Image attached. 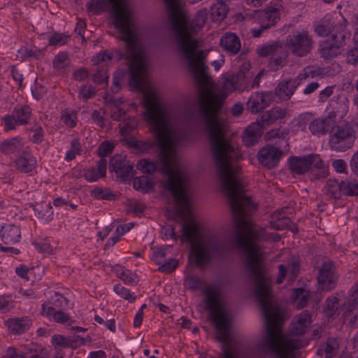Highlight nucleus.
Returning <instances> with one entry per match:
<instances>
[{
	"label": "nucleus",
	"mask_w": 358,
	"mask_h": 358,
	"mask_svg": "<svg viewBox=\"0 0 358 358\" xmlns=\"http://www.w3.org/2000/svg\"><path fill=\"white\" fill-rule=\"evenodd\" d=\"M109 170L123 180H127L134 176V164L121 155L114 156L110 159Z\"/></svg>",
	"instance_id": "16"
},
{
	"label": "nucleus",
	"mask_w": 358,
	"mask_h": 358,
	"mask_svg": "<svg viewBox=\"0 0 358 358\" xmlns=\"http://www.w3.org/2000/svg\"><path fill=\"white\" fill-rule=\"evenodd\" d=\"M331 106L343 116L348 111L349 100L345 94H341L331 100Z\"/></svg>",
	"instance_id": "37"
},
{
	"label": "nucleus",
	"mask_w": 358,
	"mask_h": 358,
	"mask_svg": "<svg viewBox=\"0 0 358 358\" xmlns=\"http://www.w3.org/2000/svg\"><path fill=\"white\" fill-rule=\"evenodd\" d=\"M207 68L204 63L202 72L190 69L199 85V113L208 133L216 171L219 172L232 168L234 165H239L238 162L241 159L239 150L225 138L228 123L222 114V106L227 94L236 90V87L234 78L229 76L224 81V90L215 88L213 80L206 73Z\"/></svg>",
	"instance_id": "4"
},
{
	"label": "nucleus",
	"mask_w": 358,
	"mask_h": 358,
	"mask_svg": "<svg viewBox=\"0 0 358 358\" xmlns=\"http://www.w3.org/2000/svg\"><path fill=\"white\" fill-rule=\"evenodd\" d=\"M0 238L5 244H15L21 238V230L15 224H5L0 229Z\"/></svg>",
	"instance_id": "26"
},
{
	"label": "nucleus",
	"mask_w": 358,
	"mask_h": 358,
	"mask_svg": "<svg viewBox=\"0 0 358 358\" xmlns=\"http://www.w3.org/2000/svg\"><path fill=\"white\" fill-rule=\"evenodd\" d=\"M133 186L135 189L143 192H148L152 187L150 180L145 176L135 178L133 182Z\"/></svg>",
	"instance_id": "48"
},
{
	"label": "nucleus",
	"mask_w": 358,
	"mask_h": 358,
	"mask_svg": "<svg viewBox=\"0 0 358 358\" xmlns=\"http://www.w3.org/2000/svg\"><path fill=\"white\" fill-rule=\"evenodd\" d=\"M300 85L299 80L294 79L283 80L279 83L275 89V96L281 101L289 99Z\"/></svg>",
	"instance_id": "21"
},
{
	"label": "nucleus",
	"mask_w": 358,
	"mask_h": 358,
	"mask_svg": "<svg viewBox=\"0 0 358 358\" xmlns=\"http://www.w3.org/2000/svg\"><path fill=\"white\" fill-rule=\"evenodd\" d=\"M310 298V293L303 288H298L293 290L292 302L297 309L306 306Z\"/></svg>",
	"instance_id": "30"
},
{
	"label": "nucleus",
	"mask_w": 358,
	"mask_h": 358,
	"mask_svg": "<svg viewBox=\"0 0 358 358\" xmlns=\"http://www.w3.org/2000/svg\"><path fill=\"white\" fill-rule=\"evenodd\" d=\"M338 35L333 34L329 38L322 41L320 45L321 56L324 59H330L340 54V48L345 44V39L350 38V33L342 30Z\"/></svg>",
	"instance_id": "12"
},
{
	"label": "nucleus",
	"mask_w": 358,
	"mask_h": 358,
	"mask_svg": "<svg viewBox=\"0 0 358 358\" xmlns=\"http://www.w3.org/2000/svg\"><path fill=\"white\" fill-rule=\"evenodd\" d=\"M4 127L6 131L15 129L17 125H20L18 119L14 117L13 113L11 115L6 116L3 118Z\"/></svg>",
	"instance_id": "60"
},
{
	"label": "nucleus",
	"mask_w": 358,
	"mask_h": 358,
	"mask_svg": "<svg viewBox=\"0 0 358 358\" xmlns=\"http://www.w3.org/2000/svg\"><path fill=\"white\" fill-rule=\"evenodd\" d=\"M287 114L286 108L275 107L262 115V124L268 125L278 120L284 118Z\"/></svg>",
	"instance_id": "32"
},
{
	"label": "nucleus",
	"mask_w": 358,
	"mask_h": 358,
	"mask_svg": "<svg viewBox=\"0 0 358 358\" xmlns=\"http://www.w3.org/2000/svg\"><path fill=\"white\" fill-rule=\"evenodd\" d=\"M312 118V113H305L298 117L296 122L301 130H304L306 124L310 122L309 130L315 136L325 135L331 131L336 124L335 116L330 115L317 117L313 120Z\"/></svg>",
	"instance_id": "11"
},
{
	"label": "nucleus",
	"mask_w": 358,
	"mask_h": 358,
	"mask_svg": "<svg viewBox=\"0 0 358 358\" xmlns=\"http://www.w3.org/2000/svg\"><path fill=\"white\" fill-rule=\"evenodd\" d=\"M13 308V302L9 296H0V310L8 312Z\"/></svg>",
	"instance_id": "61"
},
{
	"label": "nucleus",
	"mask_w": 358,
	"mask_h": 358,
	"mask_svg": "<svg viewBox=\"0 0 358 358\" xmlns=\"http://www.w3.org/2000/svg\"><path fill=\"white\" fill-rule=\"evenodd\" d=\"M289 166L292 173L304 174L309 170L316 178L326 176V167L317 155H309L304 157H292L289 159Z\"/></svg>",
	"instance_id": "8"
},
{
	"label": "nucleus",
	"mask_w": 358,
	"mask_h": 358,
	"mask_svg": "<svg viewBox=\"0 0 358 358\" xmlns=\"http://www.w3.org/2000/svg\"><path fill=\"white\" fill-rule=\"evenodd\" d=\"M144 120L154 132L161 148L157 163L141 159L136 165L145 173L159 170L166 176L162 181L163 189L170 193L177 206V213L185 219L191 213L189 195L190 178L181 164L177 148L186 139L185 132L180 128L183 114L178 104L156 99L153 94H145L143 106Z\"/></svg>",
	"instance_id": "2"
},
{
	"label": "nucleus",
	"mask_w": 358,
	"mask_h": 358,
	"mask_svg": "<svg viewBox=\"0 0 358 358\" xmlns=\"http://www.w3.org/2000/svg\"><path fill=\"white\" fill-rule=\"evenodd\" d=\"M358 308V285L349 290L347 303L345 304L343 317L352 327H358V316L355 310Z\"/></svg>",
	"instance_id": "15"
},
{
	"label": "nucleus",
	"mask_w": 358,
	"mask_h": 358,
	"mask_svg": "<svg viewBox=\"0 0 358 358\" xmlns=\"http://www.w3.org/2000/svg\"><path fill=\"white\" fill-rule=\"evenodd\" d=\"M88 9L94 14L110 10L113 23L119 37L124 41L125 52L120 50L104 51L93 57L92 62L99 65L111 60L120 61L126 57L130 72L129 83L143 94V106L145 94H153L156 99L161 98L157 87L147 77V60L145 50L140 41L139 29L132 15L128 0H91L87 3Z\"/></svg>",
	"instance_id": "3"
},
{
	"label": "nucleus",
	"mask_w": 358,
	"mask_h": 358,
	"mask_svg": "<svg viewBox=\"0 0 358 358\" xmlns=\"http://www.w3.org/2000/svg\"><path fill=\"white\" fill-rule=\"evenodd\" d=\"M138 122L134 117H129L120 124V129L122 136H127L136 128Z\"/></svg>",
	"instance_id": "47"
},
{
	"label": "nucleus",
	"mask_w": 358,
	"mask_h": 358,
	"mask_svg": "<svg viewBox=\"0 0 358 358\" xmlns=\"http://www.w3.org/2000/svg\"><path fill=\"white\" fill-rule=\"evenodd\" d=\"M13 113L20 124H26L30 119L31 108L28 106H17Z\"/></svg>",
	"instance_id": "40"
},
{
	"label": "nucleus",
	"mask_w": 358,
	"mask_h": 358,
	"mask_svg": "<svg viewBox=\"0 0 358 358\" xmlns=\"http://www.w3.org/2000/svg\"><path fill=\"white\" fill-rule=\"evenodd\" d=\"M10 332L14 334H21L27 331L32 325V320L29 317H13L5 322Z\"/></svg>",
	"instance_id": "23"
},
{
	"label": "nucleus",
	"mask_w": 358,
	"mask_h": 358,
	"mask_svg": "<svg viewBox=\"0 0 358 358\" xmlns=\"http://www.w3.org/2000/svg\"><path fill=\"white\" fill-rule=\"evenodd\" d=\"M210 15L213 21H222L227 16L228 11L227 5L222 1L213 4L211 6Z\"/></svg>",
	"instance_id": "39"
},
{
	"label": "nucleus",
	"mask_w": 358,
	"mask_h": 358,
	"mask_svg": "<svg viewBox=\"0 0 358 358\" xmlns=\"http://www.w3.org/2000/svg\"><path fill=\"white\" fill-rule=\"evenodd\" d=\"M81 145L76 138L72 140L71 148L66 152L65 159L68 162L73 160L77 155H80Z\"/></svg>",
	"instance_id": "50"
},
{
	"label": "nucleus",
	"mask_w": 358,
	"mask_h": 358,
	"mask_svg": "<svg viewBox=\"0 0 358 358\" xmlns=\"http://www.w3.org/2000/svg\"><path fill=\"white\" fill-rule=\"evenodd\" d=\"M74 342L84 343V339L77 336L75 339L72 337H64L62 335H55L52 337V343L53 345L57 347L67 348L71 347Z\"/></svg>",
	"instance_id": "38"
},
{
	"label": "nucleus",
	"mask_w": 358,
	"mask_h": 358,
	"mask_svg": "<svg viewBox=\"0 0 358 358\" xmlns=\"http://www.w3.org/2000/svg\"><path fill=\"white\" fill-rule=\"evenodd\" d=\"M278 48V45L275 43H266L258 50V53L262 57H267L275 52Z\"/></svg>",
	"instance_id": "57"
},
{
	"label": "nucleus",
	"mask_w": 358,
	"mask_h": 358,
	"mask_svg": "<svg viewBox=\"0 0 358 358\" xmlns=\"http://www.w3.org/2000/svg\"><path fill=\"white\" fill-rule=\"evenodd\" d=\"M108 72L105 69H101L97 71V72L93 76V80L97 84H103L108 82Z\"/></svg>",
	"instance_id": "62"
},
{
	"label": "nucleus",
	"mask_w": 358,
	"mask_h": 358,
	"mask_svg": "<svg viewBox=\"0 0 358 358\" xmlns=\"http://www.w3.org/2000/svg\"><path fill=\"white\" fill-rule=\"evenodd\" d=\"M42 315L63 324L69 325L72 322V320L68 314L61 310H56L55 308L45 303L42 306Z\"/></svg>",
	"instance_id": "27"
},
{
	"label": "nucleus",
	"mask_w": 358,
	"mask_h": 358,
	"mask_svg": "<svg viewBox=\"0 0 358 358\" xmlns=\"http://www.w3.org/2000/svg\"><path fill=\"white\" fill-rule=\"evenodd\" d=\"M322 74V70L320 68L314 66H308L305 67L303 69V71L300 73L296 78L299 80L301 84L303 81L306 80L307 78H313L315 77L319 76Z\"/></svg>",
	"instance_id": "43"
},
{
	"label": "nucleus",
	"mask_w": 358,
	"mask_h": 358,
	"mask_svg": "<svg viewBox=\"0 0 358 358\" xmlns=\"http://www.w3.org/2000/svg\"><path fill=\"white\" fill-rule=\"evenodd\" d=\"M70 64V59L66 52L57 55L53 60V67L57 71H64Z\"/></svg>",
	"instance_id": "44"
},
{
	"label": "nucleus",
	"mask_w": 358,
	"mask_h": 358,
	"mask_svg": "<svg viewBox=\"0 0 358 358\" xmlns=\"http://www.w3.org/2000/svg\"><path fill=\"white\" fill-rule=\"evenodd\" d=\"M327 195L334 199H340L342 195L341 182L335 180H329L325 186Z\"/></svg>",
	"instance_id": "41"
},
{
	"label": "nucleus",
	"mask_w": 358,
	"mask_h": 358,
	"mask_svg": "<svg viewBox=\"0 0 358 358\" xmlns=\"http://www.w3.org/2000/svg\"><path fill=\"white\" fill-rule=\"evenodd\" d=\"M314 41L306 29L294 30L286 37L285 46L291 53L299 57L308 55L313 48Z\"/></svg>",
	"instance_id": "10"
},
{
	"label": "nucleus",
	"mask_w": 358,
	"mask_h": 358,
	"mask_svg": "<svg viewBox=\"0 0 358 358\" xmlns=\"http://www.w3.org/2000/svg\"><path fill=\"white\" fill-rule=\"evenodd\" d=\"M356 139V131L350 123L334 126L329 135L328 144L331 150L345 152L351 148Z\"/></svg>",
	"instance_id": "9"
},
{
	"label": "nucleus",
	"mask_w": 358,
	"mask_h": 358,
	"mask_svg": "<svg viewBox=\"0 0 358 358\" xmlns=\"http://www.w3.org/2000/svg\"><path fill=\"white\" fill-rule=\"evenodd\" d=\"M183 285L191 291H203L205 308L209 312L210 318L218 331V339L222 343L219 358H239L229 333L232 315L227 308L219 286L215 284L207 285L203 279L195 275H187Z\"/></svg>",
	"instance_id": "6"
},
{
	"label": "nucleus",
	"mask_w": 358,
	"mask_h": 358,
	"mask_svg": "<svg viewBox=\"0 0 358 358\" xmlns=\"http://www.w3.org/2000/svg\"><path fill=\"white\" fill-rule=\"evenodd\" d=\"M69 38V36L68 35L61 33H55L49 38V45L61 46L64 45Z\"/></svg>",
	"instance_id": "53"
},
{
	"label": "nucleus",
	"mask_w": 358,
	"mask_h": 358,
	"mask_svg": "<svg viewBox=\"0 0 358 358\" xmlns=\"http://www.w3.org/2000/svg\"><path fill=\"white\" fill-rule=\"evenodd\" d=\"M342 194L346 196L358 195V181L352 180H345L341 182Z\"/></svg>",
	"instance_id": "42"
},
{
	"label": "nucleus",
	"mask_w": 358,
	"mask_h": 358,
	"mask_svg": "<svg viewBox=\"0 0 358 358\" xmlns=\"http://www.w3.org/2000/svg\"><path fill=\"white\" fill-rule=\"evenodd\" d=\"M96 94V91L92 85H83L80 88L79 97L83 99H88Z\"/></svg>",
	"instance_id": "59"
},
{
	"label": "nucleus",
	"mask_w": 358,
	"mask_h": 358,
	"mask_svg": "<svg viewBox=\"0 0 358 358\" xmlns=\"http://www.w3.org/2000/svg\"><path fill=\"white\" fill-rule=\"evenodd\" d=\"M271 96L266 93H255L247 102L248 109L252 113H257L265 108L270 103Z\"/></svg>",
	"instance_id": "25"
},
{
	"label": "nucleus",
	"mask_w": 358,
	"mask_h": 358,
	"mask_svg": "<svg viewBox=\"0 0 358 358\" xmlns=\"http://www.w3.org/2000/svg\"><path fill=\"white\" fill-rule=\"evenodd\" d=\"M23 352L24 358H48L44 348L36 343L26 345Z\"/></svg>",
	"instance_id": "34"
},
{
	"label": "nucleus",
	"mask_w": 358,
	"mask_h": 358,
	"mask_svg": "<svg viewBox=\"0 0 358 358\" xmlns=\"http://www.w3.org/2000/svg\"><path fill=\"white\" fill-rule=\"evenodd\" d=\"M334 89L335 86L331 85L327 87L325 89L320 91L318 96V101L320 102H324L329 97H330L334 94Z\"/></svg>",
	"instance_id": "64"
},
{
	"label": "nucleus",
	"mask_w": 358,
	"mask_h": 358,
	"mask_svg": "<svg viewBox=\"0 0 358 358\" xmlns=\"http://www.w3.org/2000/svg\"><path fill=\"white\" fill-rule=\"evenodd\" d=\"M114 292L120 297L132 303L136 300V296L131 293L129 289L122 286L120 284L114 285Z\"/></svg>",
	"instance_id": "49"
},
{
	"label": "nucleus",
	"mask_w": 358,
	"mask_h": 358,
	"mask_svg": "<svg viewBox=\"0 0 358 358\" xmlns=\"http://www.w3.org/2000/svg\"><path fill=\"white\" fill-rule=\"evenodd\" d=\"M24 145L22 138H10L0 142V152L4 155L13 154L22 150Z\"/></svg>",
	"instance_id": "28"
},
{
	"label": "nucleus",
	"mask_w": 358,
	"mask_h": 358,
	"mask_svg": "<svg viewBox=\"0 0 358 358\" xmlns=\"http://www.w3.org/2000/svg\"><path fill=\"white\" fill-rule=\"evenodd\" d=\"M77 113L72 110L66 109L62 112L61 120L63 123L71 128L77 124Z\"/></svg>",
	"instance_id": "46"
},
{
	"label": "nucleus",
	"mask_w": 358,
	"mask_h": 358,
	"mask_svg": "<svg viewBox=\"0 0 358 358\" xmlns=\"http://www.w3.org/2000/svg\"><path fill=\"white\" fill-rule=\"evenodd\" d=\"M279 274L276 280L278 284H281L285 276L286 273L289 272L292 275V279L296 278L299 271V264L296 261H292L287 268L285 266L280 264L278 266Z\"/></svg>",
	"instance_id": "35"
},
{
	"label": "nucleus",
	"mask_w": 358,
	"mask_h": 358,
	"mask_svg": "<svg viewBox=\"0 0 358 358\" xmlns=\"http://www.w3.org/2000/svg\"><path fill=\"white\" fill-rule=\"evenodd\" d=\"M262 120L250 124L243 134V141L247 147L254 145L261 136L263 129Z\"/></svg>",
	"instance_id": "24"
},
{
	"label": "nucleus",
	"mask_w": 358,
	"mask_h": 358,
	"mask_svg": "<svg viewBox=\"0 0 358 358\" xmlns=\"http://www.w3.org/2000/svg\"><path fill=\"white\" fill-rule=\"evenodd\" d=\"M312 323V315L308 310H303L293 318L291 333L293 335H303Z\"/></svg>",
	"instance_id": "19"
},
{
	"label": "nucleus",
	"mask_w": 358,
	"mask_h": 358,
	"mask_svg": "<svg viewBox=\"0 0 358 358\" xmlns=\"http://www.w3.org/2000/svg\"><path fill=\"white\" fill-rule=\"evenodd\" d=\"M182 241H188L191 246V255L196 266L209 262L229 250V246L215 231L201 232L194 223L182 225Z\"/></svg>",
	"instance_id": "7"
},
{
	"label": "nucleus",
	"mask_w": 358,
	"mask_h": 358,
	"mask_svg": "<svg viewBox=\"0 0 358 358\" xmlns=\"http://www.w3.org/2000/svg\"><path fill=\"white\" fill-rule=\"evenodd\" d=\"M113 150V145L108 141H103L98 148L97 153L101 159L111 153Z\"/></svg>",
	"instance_id": "58"
},
{
	"label": "nucleus",
	"mask_w": 358,
	"mask_h": 358,
	"mask_svg": "<svg viewBox=\"0 0 358 358\" xmlns=\"http://www.w3.org/2000/svg\"><path fill=\"white\" fill-rule=\"evenodd\" d=\"M113 270L117 276L125 283L130 285H135L137 284V276L130 270L126 269L125 268L118 265L115 266Z\"/></svg>",
	"instance_id": "36"
},
{
	"label": "nucleus",
	"mask_w": 358,
	"mask_h": 358,
	"mask_svg": "<svg viewBox=\"0 0 358 358\" xmlns=\"http://www.w3.org/2000/svg\"><path fill=\"white\" fill-rule=\"evenodd\" d=\"M258 17L263 28L268 29L276 23L278 12L275 8L260 11L258 13Z\"/></svg>",
	"instance_id": "33"
},
{
	"label": "nucleus",
	"mask_w": 358,
	"mask_h": 358,
	"mask_svg": "<svg viewBox=\"0 0 358 358\" xmlns=\"http://www.w3.org/2000/svg\"><path fill=\"white\" fill-rule=\"evenodd\" d=\"M232 78H237L236 79V82H234V84L236 87V90L242 91L244 90L247 86H246V76L245 74L242 72L241 71H239L236 75L231 76ZM235 81V79H234Z\"/></svg>",
	"instance_id": "56"
},
{
	"label": "nucleus",
	"mask_w": 358,
	"mask_h": 358,
	"mask_svg": "<svg viewBox=\"0 0 358 358\" xmlns=\"http://www.w3.org/2000/svg\"><path fill=\"white\" fill-rule=\"evenodd\" d=\"M41 55V51L33 50L27 47H22L17 51V57L22 59H25L30 57L38 58Z\"/></svg>",
	"instance_id": "52"
},
{
	"label": "nucleus",
	"mask_w": 358,
	"mask_h": 358,
	"mask_svg": "<svg viewBox=\"0 0 358 358\" xmlns=\"http://www.w3.org/2000/svg\"><path fill=\"white\" fill-rule=\"evenodd\" d=\"M162 238L164 239L172 238L174 241L177 240V236L174 231V229L171 225L163 227L161 230Z\"/></svg>",
	"instance_id": "63"
},
{
	"label": "nucleus",
	"mask_w": 358,
	"mask_h": 358,
	"mask_svg": "<svg viewBox=\"0 0 358 358\" xmlns=\"http://www.w3.org/2000/svg\"><path fill=\"white\" fill-rule=\"evenodd\" d=\"M338 344L335 340H328L324 350L325 358H333L336 356L338 352Z\"/></svg>",
	"instance_id": "54"
},
{
	"label": "nucleus",
	"mask_w": 358,
	"mask_h": 358,
	"mask_svg": "<svg viewBox=\"0 0 358 358\" xmlns=\"http://www.w3.org/2000/svg\"><path fill=\"white\" fill-rule=\"evenodd\" d=\"M164 1L180 54L187 61L189 68L202 72L204 59L208 52L199 49L200 42L196 35L206 22L207 9L198 10L194 19L189 21L187 14L182 10L179 0Z\"/></svg>",
	"instance_id": "5"
},
{
	"label": "nucleus",
	"mask_w": 358,
	"mask_h": 358,
	"mask_svg": "<svg viewBox=\"0 0 358 358\" xmlns=\"http://www.w3.org/2000/svg\"><path fill=\"white\" fill-rule=\"evenodd\" d=\"M15 167L20 173H27L32 172L37 165L35 157L30 152L24 150L14 161Z\"/></svg>",
	"instance_id": "20"
},
{
	"label": "nucleus",
	"mask_w": 358,
	"mask_h": 358,
	"mask_svg": "<svg viewBox=\"0 0 358 358\" xmlns=\"http://www.w3.org/2000/svg\"><path fill=\"white\" fill-rule=\"evenodd\" d=\"M289 224H291V220L285 216L284 210H277L273 213L272 220L270 222L272 229L282 230L288 228Z\"/></svg>",
	"instance_id": "31"
},
{
	"label": "nucleus",
	"mask_w": 358,
	"mask_h": 358,
	"mask_svg": "<svg viewBox=\"0 0 358 358\" xmlns=\"http://www.w3.org/2000/svg\"><path fill=\"white\" fill-rule=\"evenodd\" d=\"M97 169L94 167L86 169L84 172V177L88 182L96 181L99 178L106 176L107 161L106 159H101L97 163Z\"/></svg>",
	"instance_id": "29"
},
{
	"label": "nucleus",
	"mask_w": 358,
	"mask_h": 358,
	"mask_svg": "<svg viewBox=\"0 0 358 358\" xmlns=\"http://www.w3.org/2000/svg\"><path fill=\"white\" fill-rule=\"evenodd\" d=\"M129 146L136 150L137 152L144 153L155 147V143L152 141H131Z\"/></svg>",
	"instance_id": "45"
},
{
	"label": "nucleus",
	"mask_w": 358,
	"mask_h": 358,
	"mask_svg": "<svg viewBox=\"0 0 358 358\" xmlns=\"http://www.w3.org/2000/svg\"><path fill=\"white\" fill-rule=\"evenodd\" d=\"M282 157V151L272 145H266L258 152L259 162L268 169L275 167Z\"/></svg>",
	"instance_id": "17"
},
{
	"label": "nucleus",
	"mask_w": 358,
	"mask_h": 358,
	"mask_svg": "<svg viewBox=\"0 0 358 358\" xmlns=\"http://www.w3.org/2000/svg\"><path fill=\"white\" fill-rule=\"evenodd\" d=\"M314 30L315 33L320 36H324L333 34H338L339 32H343L342 30L345 29V25L343 24H336L332 19H324L314 25Z\"/></svg>",
	"instance_id": "18"
},
{
	"label": "nucleus",
	"mask_w": 358,
	"mask_h": 358,
	"mask_svg": "<svg viewBox=\"0 0 358 358\" xmlns=\"http://www.w3.org/2000/svg\"><path fill=\"white\" fill-rule=\"evenodd\" d=\"M337 280L338 276L333 264L329 262L323 263L317 275L320 287L325 291L331 290L336 287Z\"/></svg>",
	"instance_id": "13"
},
{
	"label": "nucleus",
	"mask_w": 358,
	"mask_h": 358,
	"mask_svg": "<svg viewBox=\"0 0 358 358\" xmlns=\"http://www.w3.org/2000/svg\"><path fill=\"white\" fill-rule=\"evenodd\" d=\"M220 44L223 50L230 55L237 54L241 47L238 36L231 32L224 34L220 39Z\"/></svg>",
	"instance_id": "22"
},
{
	"label": "nucleus",
	"mask_w": 358,
	"mask_h": 358,
	"mask_svg": "<svg viewBox=\"0 0 358 358\" xmlns=\"http://www.w3.org/2000/svg\"><path fill=\"white\" fill-rule=\"evenodd\" d=\"M241 171L239 165H234L232 168L217 172V177L227 195L234 217V244L244 252L245 269L255 285V294L265 320V333L257 342L255 350L262 357L271 353L276 358H297V351L305 342L300 338L283 334L284 310L273 298L272 278L267 272L264 254L259 245L255 243L256 241L277 242L280 236L278 234H268L248 217L255 209V204L244 194Z\"/></svg>",
	"instance_id": "1"
},
{
	"label": "nucleus",
	"mask_w": 358,
	"mask_h": 358,
	"mask_svg": "<svg viewBox=\"0 0 358 358\" xmlns=\"http://www.w3.org/2000/svg\"><path fill=\"white\" fill-rule=\"evenodd\" d=\"M347 299L342 292H335L329 296L324 303L323 310L325 315L328 318L338 317L341 312L344 310Z\"/></svg>",
	"instance_id": "14"
},
{
	"label": "nucleus",
	"mask_w": 358,
	"mask_h": 358,
	"mask_svg": "<svg viewBox=\"0 0 358 358\" xmlns=\"http://www.w3.org/2000/svg\"><path fill=\"white\" fill-rule=\"evenodd\" d=\"M91 195L96 199L112 200L114 194L107 189L99 187H94L91 191Z\"/></svg>",
	"instance_id": "51"
},
{
	"label": "nucleus",
	"mask_w": 358,
	"mask_h": 358,
	"mask_svg": "<svg viewBox=\"0 0 358 358\" xmlns=\"http://www.w3.org/2000/svg\"><path fill=\"white\" fill-rule=\"evenodd\" d=\"M159 265V271L169 273L178 266V262L176 259H169L167 262H162V264Z\"/></svg>",
	"instance_id": "55"
}]
</instances>
